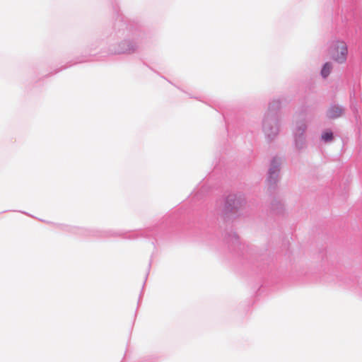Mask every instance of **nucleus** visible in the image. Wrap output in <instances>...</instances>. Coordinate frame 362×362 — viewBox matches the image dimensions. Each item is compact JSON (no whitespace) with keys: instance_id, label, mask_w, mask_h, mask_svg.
I'll use <instances>...</instances> for the list:
<instances>
[{"instance_id":"obj_1","label":"nucleus","mask_w":362,"mask_h":362,"mask_svg":"<svg viewBox=\"0 0 362 362\" xmlns=\"http://www.w3.org/2000/svg\"><path fill=\"white\" fill-rule=\"evenodd\" d=\"M328 52L334 62L342 64L346 60L348 48L344 42L334 40L330 43Z\"/></svg>"},{"instance_id":"obj_2","label":"nucleus","mask_w":362,"mask_h":362,"mask_svg":"<svg viewBox=\"0 0 362 362\" xmlns=\"http://www.w3.org/2000/svg\"><path fill=\"white\" fill-rule=\"evenodd\" d=\"M342 114V110L339 107H332L327 112L328 117L331 119L337 118L341 116Z\"/></svg>"},{"instance_id":"obj_3","label":"nucleus","mask_w":362,"mask_h":362,"mask_svg":"<svg viewBox=\"0 0 362 362\" xmlns=\"http://www.w3.org/2000/svg\"><path fill=\"white\" fill-rule=\"evenodd\" d=\"M332 69V65L329 62H327L322 67L321 74L324 78H326L331 72Z\"/></svg>"},{"instance_id":"obj_4","label":"nucleus","mask_w":362,"mask_h":362,"mask_svg":"<svg viewBox=\"0 0 362 362\" xmlns=\"http://www.w3.org/2000/svg\"><path fill=\"white\" fill-rule=\"evenodd\" d=\"M332 133L331 132H327L322 135V138L325 141H331L332 139Z\"/></svg>"},{"instance_id":"obj_5","label":"nucleus","mask_w":362,"mask_h":362,"mask_svg":"<svg viewBox=\"0 0 362 362\" xmlns=\"http://www.w3.org/2000/svg\"><path fill=\"white\" fill-rule=\"evenodd\" d=\"M276 171H278V163L273 160L272 167L269 170L270 175L272 176L273 174H275Z\"/></svg>"}]
</instances>
